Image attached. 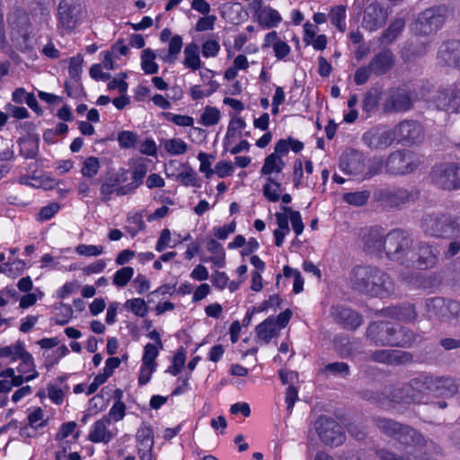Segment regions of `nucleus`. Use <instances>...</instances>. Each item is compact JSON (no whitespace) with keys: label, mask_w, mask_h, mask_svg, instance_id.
I'll return each mask as SVG.
<instances>
[{"label":"nucleus","mask_w":460,"mask_h":460,"mask_svg":"<svg viewBox=\"0 0 460 460\" xmlns=\"http://www.w3.org/2000/svg\"><path fill=\"white\" fill-rule=\"evenodd\" d=\"M414 94L404 88L391 89L382 104L385 113H400L410 111L413 107Z\"/></svg>","instance_id":"obj_10"},{"label":"nucleus","mask_w":460,"mask_h":460,"mask_svg":"<svg viewBox=\"0 0 460 460\" xmlns=\"http://www.w3.org/2000/svg\"><path fill=\"white\" fill-rule=\"evenodd\" d=\"M394 324L387 321L371 323L366 332L367 339L376 346H393Z\"/></svg>","instance_id":"obj_12"},{"label":"nucleus","mask_w":460,"mask_h":460,"mask_svg":"<svg viewBox=\"0 0 460 460\" xmlns=\"http://www.w3.org/2000/svg\"><path fill=\"white\" fill-rule=\"evenodd\" d=\"M392 130L395 132V139L398 137L399 141L408 144L420 141L422 137L421 128L420 124L414 120L402 121Z\"/></svg>","instance_id":"obj_22"},{"label":"nucleus","mask_w":460,"mask_h":460,"mask_svg":"<svg viewBox=\"0 0 460 460\" xmlns=\"http://www.w3.org/2000/svg\"><path fill=\"white\" fill-rule=\"evenodd\" d=\"M444 297L435 296L426 299L425 310L427 316L430 320H438L442 323L443 319Z\"/></svg>","instance_id":"obj_36"},{"label":"nucleus","mask_w":460,"mask_h":460,"mask_svg":"<svg viewBox=\"0 0 460 460\" xmlns=\"http://www.w3.org/2000/svg\"><path fill=\"white\" fill-rule=\"evenodd\" d=\"M405 26L403 18H396L383 32V38L387 41H393L401 33Z\"/></svg>","instance_id":"obj_46"},{"label":"nucleus","mask_w":460,"mask_h":460,"mask_svg":"<svg viewBox=\"0 0 460 460\" xmlns=\"http://www.w3.org/2000/svg\"><path fill=\"white\" fill-rule=\"evenodd\" d=\"M158 356V349L155 345L152 343H147L144 349V355L142 358V364L147 366H155V358Z\"/></svg>","instance_id":"obj_60"},{"label":"nucleus","mask_w":460,"mask_h":460,"mask_svg":"<svg viewBox=\"0 0 460 460\" xmlns=\"http://www.w3.org/2000/svg\"><path fill=\"white\" fill-rule=\"evenodd\" d=\"M183 65L192 70L200 67L199 47L197 43L191 42L185 47Z\"/></svg>","instance_id":"obj_37"},{"label":"nucleus","mask_w":460,"mask_h":460,"mask_svg":"<svg viewBox=\"0 0 460 460\" xmlns=\"http://www.w3.org/2000/svg\"><path fill=\"white\" fill-rule=\"evenodd\" d=\"M7 22L11 30L12 40H17L19 37L26 42L29 38L30 18L24 10L15 8L8 14Z\"/></svg>","instance_id":"obj_15"},{"label":"nucleus","mask_w":460,"mask_h":460,"mask_svg":"<svg viewBox=\"0 0 460 460\" xmlns=\"http://www.w3.org/2000/svg\"><path fill=\"white\" fill-rule=\"evenodd\" d=\"M127 181V171L123 168L116 172L110 173L105 177L101 184L100 193L101 200L108 202L111 199L112 194L118 195L119 185Z\"/></svg>","instance_id":"obj_19"},{"label":"nucleus","mask_w":460,"mask_h":460,"mask_svg":"<svg viewBox=\"0 0 460 460\" xmlns=\"http://www.w3.org/2000/svg\"><path fill=\"white\" fill-rule=\"evenodd\" d=\"M424 234L437 239H460V217L447 213H428L420 219Z\"/></svg>","instance_id":"obj_2"},{"label":"nucleus","mask_w":460,"mask_h":460,"mask_svg":"<svg viewBox=\"0 0 460 460\" xmlns=\"http://www.w3.org/2000/svg\"><path fill=\"white\" fill-rule=\"evenodd\" d=\"M177 180L185 186L199 187V179L197 172L190 167H188L187 171L179 173Z\"/></svg>","instance_id":"obj_57"},{"label":"nucleus","mask_w":460,"mask_h":460,"mask_svg":"<svg viewBox=\"0 0 460 460\" xmlns=\"http://www.w3.org/2000/svg\"><path fill=\"white\" fill-rule=\"evenodd\" d=\"M395 58L390 49H381L369 62L373 75L380 76L386 74L394 65Z\"/></svg>","instance_id":"obj_25"},{"label":"nucleus","mask_w":460,"mask_h":460,"mask_svg":"<svg viewBox=\"0 0 460 460\" xmlns=\"http://www.w3.org/2000/svg\"><path fill=\"white\" fill-rule=\"evenodd\" d=\"M314 429L325 446L339 447L346 439L342 426L332 417L319 416L314 423Z\"/></svg>","instance_id":"obj_7"},{"label":"nucleus","mask_w":460,"mask_h":460,"mask_svg":"<svg viewBox=\"0 0 460 460\" xmlns=\"http://www.w3.org/2000/svg\"><path fill=\"white\" fill-rule=\"evenodd\" d=\"M83 62L84 59L81 55H77L70 58L68 73L70 78L73 79L75 83H78L81 80Z\"/></svg>","instance_id":"obj_51"},{"label":"nucleus","mask_w":460,"mask_h":460,"mask_svg":"<svg viewBox=\"0 0 460 460\" xmlns=\"http://www.w3.org/2000/svg\"><path fill=\"white\" fill-rule=\"evenodd\" d=\"M448 17V8L445 4L434 5L418 14L411 24V31L416 35L429 36L437 33Z\"/></svg>","instance_id":"obj_4"},{"label":"nucleus","mask_w":460,"mask_h":460,"mask_svg":"<svg viewBox=\"0 0 460 460\" xmlns=\"http://www.w3.org/2000/svg\"><path fill=\"white\" fill-rule=\"evenodd\" d=\"M412 243L413 241L407 232L402 229H394L385 237V254L389 260L398 261L405 266Z\"/></svg>","instance_id":"obj_6"},{"label":"nucleus","mask_w":460,"mask_h":460,"mask_svg":"<svg viewBox=\"0 0 460 460\" xmlns=\"http://www.w3.org/2000/svg\"><path fill=\"white\" fill-rule=\"evenodd\" d=\"M245 125V121L240 117L232 119L227 128L225 146L227 145V140L231 137H234L236 131L244 128Z\"/></svg>","instance_id":"obj_61"},{"label":"nucleus","mask_w":460,"mask_h":460,"mask_svg":"<svg viewBox=\"0 0 460 460\" xmlns=\"http://www.w3.org/2000/svg\"><path fill=\"white\" fill-rule=\"evenodd\" d=\"M255 331L259 339L262 340L265 343H269L273 337L278 335L275 317L270 316L265 319L256 326Z\"/></svg>","instance_id":"obj_35"},{"label":"nucleus","mask_w":460,"mask_h":460,"mask_svg":"<svg viewBox=\"0 0 460 460\" xmlns=\"http://www.w3.org/2000/svg\"><path fill=\"white\" fill-rule=\"evenodd\" d=\"M82 5L72 0H63L58 8L61 26L67 30L74 29L80 20Z\"/></svg>","instance_id":"obj_17"},{"label":"nucleus","mask_w":460,"mask_h":460,"mask_svg":"<svg viewBox=\"0 0 460 460\" xmlns=\"http://www.w3.org/2000/svg\"><path fill=\"white\" fill-rule=\"evenodd\" d=\"M354 290L374 296H388L394 292V283L385 271L372 266H356L350 274Z\"/></svg>","instance_id":"obj_1"},{"label":"nucleus","mask_w":460,"mask_h":460,"mask_svg":"<svg viewBox=\"0 0 460 460\" xmlns=\"http://www.w3.org/2000/svg\"><path fill=\"white\" fill-rule=\"evenodd\" d=\"M438 261V251L427 242H419L411 245L406 260V267H414L419 270H427L436 265Z\"/></svg>","instance_id":"obj_9"},{"label":"nucleus","mask_w":460,"mask_h":460,"mask_svg":"<svg viewBox=\"0 0 460 460\" xmlns=\"http://www.w3.org/2000/svg\"><path fill=\"white\" fill-rule=\"evenodd\" d=\"M417 334L407 327L394 326V334L392 347L410 348L416 341Z\"/></svg>","instance_id":"obj_34"},{"label":"nucleus","mask_w":460,"mask_h":460,"mask_svg":"<svg viewBox=\"0 0 460 460\" xmlns=\"http://www.w3.org/2000/svg\"><path fill=\"white\" fill-rule=\"evenodd\" d=\"M281 209L284 212L289 214L291 225H292L293 230L296 233V235L301 234L304 231L305 226L303 224L300 213L298 211H294V210H292L291 208L286 207V206L281 207Z\"/></svg>","instance_id":"obj_55"},{"label":"nucleus","mask_w":460,"mask_h":460,"mask_svg":"<svg viewBox=\"0 0 460 460\" xmlns=\"http://www.w3.org/2000/svg\"><path fill=\"white\" fill-rule=\"evenodd\" d=\"M125 307L140 317H144L148 312V307L145 300L142 298H133L128 300L125 303Z\"/></svg>","instance_id":"obj_52"},{"label":"nucleus","mask_w":460,"mask_h":460,"mask_svg":"<svg viewBox=\"0 0 460 460\" xmlns=\"http://www.w3.org/2000/svg\"><path fill=\"white\" fill-rule=\"evenodd\" d=\"M381 97V92L378 88H370L364 95L362 100V109L367 114H371L377 110Z\"/></svg>","instance_id":"obj_39"},{"label":"nucleus","mask_w":460,"mask_h":460,"mask_svg":"<svg viewBox=\"0 0 460 460\" xmlns=\"http://www.w3.org/2000/svg\"><path fill=\"white\" fill-rule=\"evenodd\" d=\"M20 146V155L26 159H34L39 153V136L33 135L30 137H20L17 140Z\"/></svg>","instance_id":"obj_33"},{"label":"nucleus","mask_w":460,"mask_h":460,"mask_svg":"<svg viewBox=\"0 0 460 460\" xmlns=\"http://www.w3.org/2000/svg\"><path fill=\"white\" fill-rule=\"evenodd\" d=\"M433 376L420 375L392 392V401L405 403L417 402L425 393L432 392Z\"/></svg>","instance_id":"obj_5"},{"label":"nucleus","mask_w":460,"mask_h":460,"mask_svg":"<svg viewBox=\"0 0 460 460\" xmlns=\"http://www.w3.org/2000/svg\"><path fill=\"white\" fill-rule=\"evenodd\" d=\"M137 135L133 131L123 130L118 135V142L121 148L134 147L137 142Z\"/></svg>","instance_id":"obj_56"},{"label":"nucleus","mask_w":460,"mask_h":460,"mask_svg":"<svg viewBox=\"0 0 460 460\" xmlns=\"http://www.w3.org/2000/svg\"><path fill=\"white\" fill-rule=\"evenodd\" d=\"M134 269L132 267H123L118 270L113 276V284L117 287H125L132 279Z\"/></svg>","instance_id":"obj_50"},{"label":"nucleus","mask_w":460,"mask_h":460,"mask_svg":"<svg viewBox=\"0 0 460 460\" xmlns=\"http://www.w3.org/2000/svg\"><path fill=\"white\" fill-rule=\"evenodd\" d=\"M370 198V191L369 190H360V191H355V192H347L344 193L342 196V199L355 207H361L367 204V200Z\"/></svg>","instance_id":"obj_41"},{"label":"nucleus","mask_w":460,"mask_h":460,"mask_svg":"<svg viewBox=\"0 0 460 460\" xmlns=\"http://www.w3.org/2000/svg\"><path fill=\"white\" fill-rule=\"evenodd\" d=\"M386 11L377 3L368 4L364 11L363 28L373 31L383 27L386 22Z\"/></svg>","instance_id":"obj_18"},{"label":"nucleus","mask_w":460,"mask_h":460,"mask_svg":"<svg viewBox=\"0 0 460 460\" xmlns=\"http://www.w3.org/2000/svg\"><path fill=\"white\" fill-rule=\"evenodd\" d=\"M369 358L376 363L401 366L413 362V356L411 352L395 349H377L373 351Z\"/></svg>","instance_id":"obj_16"},{"label":"nucleus","mask_w":460,"mask_h":460,"mask_svg":"<svg viewBox=\"0 0 460 460\" xmlns=\"http://www.w3.org/2000/svg\"><path fill=\"white\" fill-rule=\"evenodd\" d=\"M362 141L372 150H385L395 141V132L382 127H375L363 134Z\"/></svg>","instance_id":"obj_13"},{"label":"nucleus","mask_w":460,"mask_h":460,"mask_svg":"<svg viewBox=\"0 0 460 460\" xmlns=\"http://www.w3.org/2000/svg\"><path fill=\"white\" fill-rule=\"evenodd\" d=\"M339 165L345 173L357 176L365 171V159L360 152L350 150L341 155Z\"/></svg>","instance_id":"obj_20"},{"label":"nucleus","mask_w":460,"mask_h":460,"mask_svg":"<svg viewBox=\"0 0 460 460\" xmlns=\"http://www.w3.org/2000/svg\"><path fill=\"white\" fill-rule=\"evenodd\" d=\"M101 168L100 161L95 156L87 157L82 166L81 173L84 177L93 178Z\"/></svg>","instance_id":"obj_45"},{"label":"nucleus","mask_w":460,"mask_h":460,"mask_svg":"<svg viewBox=\"0 0 460 460\" xmlns=\"http://www.w3.org/2000/svg\"><path fill=\"white\" fill-rule=\"evenodd\" d=\"M182 48V39L180 35H174L171 38L168 46L169 54L167 57L164 58V61L168 63H173L177 55L181 52Z\"/></svg>","instance_id":"obj_48"},{"label":"nucleus","mask_w":460,"mask_h":460,"mask_svg":"<svg viewBox=\"0 0 460 460\" xmlns=\"http://www.w3.org/2000/svg\"><path fill=\"white\" fill-rule=\"evenodd\" d=\"M363 249L368 253H379L385 251V237L381 229L372 227L363 235Z\"/></svg>","instance_id":"obj_27"},{"label":"nucleus","mask_w":460,"mask_h":460,"mask_svg":"<svg viewBox=\"0 0 460 460\" xmlns=\"http://www.w3.org/2000/svg\"><path fill=\"white\" fill-rule=\"evenodd\" d=\"M126 405L124 402H114L112 407L111 408L108 415L104 417H109V421L112 419L114 421L121 420L125 416Z\"/></svg>","instance_id":"obj_63"},{"label":"nucleus","mask_w":460,"mask_h":460,"mask_svg":"<svg viewBox=\"0 0 460 460\" xmlns=\"http://www.w3.org/2000/svg\"><path fill=\"white\" fill-rule=\"evenodd\" d=\"M220 50V45L217 40H208L202 44V55L205 58H213L217 55Z\"/></svg>","instance_id":"obj_64"},{"label":"nucleus","mask_w":460,"mask_h":460,"mask_svg":"<svg viewBox=\"0 0 460 460\" xmlns=\"http://www.w3.org/2000/svg\"><path fill=\"white\" fill-rule=\"evenodd\" d=\"M187 144L181 138L168 139L164 143V149L172 155H182L187 151Z\"/></svg>","instance_id":"obj_49"},{"label":"nucleus","mask_w":460,"mask_h":460,"mask_svg":"<svg viewBox=\"0 0 460 460\" xmlns=\"http://www.w3.org/2000/svg\"><path fill=\"white\" fill-rule=\"evenodd\" d=\"M430 177L432 182L440 189L447 190L460 189V164H437L432 168Z\"/></svg>","instance_id":"obj_8"},{"label":"nucleus","mask_w":460,"mask_h":460,"mask_svg":"<svg viewBox=\"0 0 460 460\" xmlns=\"http://www.w3.org/2000/svg\"><path fill=\"white\" fill-rule=\"evenodd\" d=\"M332 314L336 323H341L350 330H356L363 323V319L360 314L347 307L339 305L332 307Z\"/></svg>","instance_id":"obj_23"},{"label":"nucleus","mask_w":460,"mask_h":460,"mask_svg":"<svg viewBox=\"0 0 460 460\" xmlns=\"http://www.w3.org/2000/svg\"><path fill=\"white\" fill-rule=\"evenodd\" d=\"M220 119V112L215 107L207 106L200 118L203 126L209 127L216 125Z\"/></svg>","instance_id":"obj_53"},{"label":"nucleus","mask_w":460,"mask_h":460,"mask_svg":"<svg viewBox=\"0 0 460 460\" xmlns=\"http://www.w3.org/2000/svg\"><path fill=\"white\" fill-rule=\"evenodd\" d=\"M419 198V190L414 188H405L397 185H386L375 190L374 201L385 209H394L414 202Z\"/></svg>","instance_id":"obj_3"},{"label":"nucleus","mask_w":460,"mask_h":460,"mask_svg":"<svg viewBox=\"0 0 460 460\" xmlns=\"http://www.w3.org/2000/svg\"><path fill=\"white\" fill-rule=\"evenodd\" d=\"M382 314L404 323L414 322L418 317L414 305L410 303L385 307L382 310Z\"/></svg>","instance_id":"obj_24"},{"label":"nucleus","mask_w":460,"mask_h":460,"mask_svg":"<svg viewBox=\"0 0 460 460\" xmlns=\"http://www.w3.org/2000/svg\"><path fill=\"white\" fill-rule=\"evenodd\" d=\"M329 16L332 24L336 26L339 31L341 32L346 31V7L344 5L340 4L332 7Z\"/></svg>","instance_id":"obj_40"},{"label":"nucleus","mask_w":460,"mask_h":460,"mask_svg":"<svg viewBox=\"0 0 460 460\" xmlns=\"http://www.w3.org/2000/svg\"><path fill=\"white\" fill-rule=\"evenodd\" d=\"M323 374H330L336 376L346 377L349 376V366L345 362H332L327 364L323 370Z\"/></svg>","instance_id":"obj_44"},{"label":"nucleus","mask_w":460,"mask_h":460,"mask_svg":"<svg viewBox=\"0 0 460 460\" xmlns=\"http://www.w3.org/2000/svg\"><path fill=\"white\" fill-rule=\"evenodd\" d=\"M458 385L450 376H433L432 393L445 397H452L458 392Z\"/></svg>","instance_id":"obj_29"},{"label":"nucleus","mask_w":460,"mask_h":460,"mask_svg":"<svg viewBox=\"0 0 460 460\" xmlns=\"http://www.w3.org/2000/svg\"><path fill=\"white\" fill-rule=\"evenodd\" d=\"M432 103L438 110L447 112H458L460 108V85L454 84L438 91L432 98Z\"/></svg>","instance_id":"obj_14"},{"label":"nucleus","mask_w":460,"mask_h":460,"mask_svg":"<svg viewBox=\"0 0 460 460\" xmlns=\"http://www.w3.org/2000/svg\"><path fill=\"white\" fill-rule=\"evenodd\" d=\"M416 164L411 153L407 150H397L391 153L386 158L385 170L392 175H402L413 172Z\"/></svg>","instance_id":"obj_11"},{"label":"nucleus","mask_w":460,"mask_h":460,"mask_svg":"<svg viewBox=\"0 0 460 460\" xmlns=\"http://www.w3.org/2000/svg\"><path fill=\"white\" fill-rule=\"evenodd\" d=\"M110 423L109 417H102V419L95 421L89 433V440L93 443H109L114 438V434L107 429Z\"/></svg>","instance_id":"obj_28"},{"label":"nucleus","mask_w":460,"mask_h":460,"mask_svg":"<svg viewBox=\"0 0 460 460\" xmlns=\"http://www.w3.org/2000/svg\"><path fill=\"white\" fill-rule=\"evenodd\" d=\"M142 68L146 74L154 75L158 72V65L155 62V54L150 49H146L142 51Z\"/></svg>","instance_id":"obj_43"},{"label":"nucleus","mask_w":460,"mask_h":460,"mask_svg":"<svg viewBox=\"0 0 460 460\" xmlns=\"http://www.w3.org/2000/svg\"><path fill=\"white\" fill-rule=\"evenodd\" d=\"M153 438V429L150 426H142L140 429H138L136 435L137 442L142 446L149 448H152L154 446Z\"/></svg>","instance_id":"obj_54"},{"label":"nucleus","mask_w":460,"mask_h":460,"mask_svg":"<svg viewBox=\"0 0 460 460\" xmlns=\"http://www.w3.org/2000/svg\"><path fill=\"white\" fill-rule=\"evenodd\" d=\"M56 309L58 310L54 321L58 325H65L69 323L73 317L74 310L70 305L60 303L56 305Z\"/></svg>","instance_id":"obj_47"},{"label":"nucleus","mask_w":460,"mask_h":460,"mask_svg":"<svg viewBox=\"0 0 460 460\" xmlns=\"http://www.w3.org/2000/svg\"><path fill=\"white\" fill-rule=\"evenodd\" d=\"M373 423L382 434L393 438H395L398 432L403 426L402 423L393 419L380 416L373 418Z\"/></svg>","instance_id":"obj_30"},{"label":"nucleus","mask_w":460,"mask_h":460,"mask_svg":"<svg viewBox=\"0 0 460 460\" xmlns=\"http://www.w3.org/2000/svg\"><path fill=\"white\" fill-rule=\"evenodd\" d=\"M334 348L341 357L346 358L358 353L361 345L356 340L351 341L347 337H336L334 339Z\"/></svg>","instance_id":"obj_32"},{"label":"nucleus","mask_w":460,"mask_h":460,"mask_svg":"<svg viewBox=\"0 0 460 460\" xmlns=\"http://www.w3.org/2000/svg\"><path fill=\"white\" fill-rule=\"evenodd\" d=\"M258 20L265 28H272L281 22V16L277 10L268 6L260 11Z\"/></svg>","instance_id":"obj_38"},{"label":"nucleus","mask_w":460,"mask_h":460,"mask_svg":"<svg viewBox=\"0 0 460 460\" xmlns=\"http://www.w3.org/2000/svg\"><path fill=\"white\" fill-rule=\"evenodd\" d=\"M186 353L183 349L179 350L173 356L172 366L169 367L166 372L171 373L173 376H177L181 372V369L185 364Z\"/></svg>","instance_id":"obj_59"},{"label":"nucleus","mask_w":460,"mask_h":460,"mask_svg":"<svg viewBox=\"0 0 460 460\" xmlns=\"http://www.w3.org/2000/svg\"><path fill=\"white\" fill-rule=\"evenodd\" d=\"M376 456L380 460H411L410 455H397L388 448H376Z\"/></svg>","instance_id":"obj_58"},{"label":"nucleus","mask_w":460,"mask_h":460,"mask_svg":"<svg viewBox=\"0 0 460 460\" xmlns=\"http://www.w3.org/2000/svg\"><path fill=\"white\" fill-rule=\"evenodd\" d=\"M394 439L406 447H421L426 446L427 443L425 438L418 430L405 424H403Z\"/></svg>","instance_id":"obj_26"},{"label":"nucleus","mask_w":460,"mask_h":460,"mask_svg":"<svg viewBox=\"0 0 460 460\" xmlns=\"http://www.w3.org/2000/svg\"><path fill=\"white\" fill-rule=\"evenodd\" d=\"M437 58L445 66L460 69V41L448 40L438 49Z\"/></svg>","instance_id":"obj_21"},{"label":"nucleus","mask_w":460,"mask_h":460,"mask_svg":"<svg viewBox=\"0 0 460 460\" xmlns=\"http://www.w3.org/2000/svg\"><path fill=\"white\" fill-rule=\"evenodd\" d=\"M373 71L369 65L358 68L355 72L354 82L357 85H362L367 82Z\"/></svg>","instance_id":"obj_62"},{"label":"nucleus","mask_w":460,"mask_h":460,"mask_svg":"<svg viewBox=\"0 0 460 460\" xmlns=\"http://www.w3.org/2000/svg\"><path fill=\"white\" fill-rule=\"evenodd\" d=\"M267 183L262 188L263 195L271 202H277L280 199L279 191L281 184L271 177L267 178Z\"/></svg>","instance_id":"obj_42"},{"label":"nucleus","mask_w":460,"mask_h":460,"mask_svg":"<svg viewBox=\"0 0 460 460\" xmlns=\"http://www.w3.org/2000/svg\"><path fill=\"white\" fill-rule=\"evenodd\" d=\"M442 323L460 325V302L444 297Z\"/></svg>","instance_id":"obj_31"}]
</instances>
